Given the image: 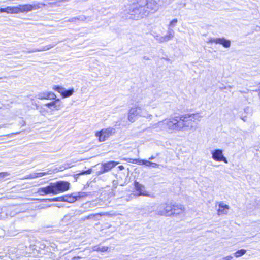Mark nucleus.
I'll return each instance as SVG.
<instances>
[{
  "instance_id": "nucleus-44",
  "label": "nucleus",
  "mask_w": 260,
  "mask_h": 260,
  "mask_svg": "<svg viewBox=\"0 0 260 260\" xmlns=\"http://www.w3.org/2000/svg\"><path fill=\"white\" fill-rule=\"evenodd\" d=\"M232 88V86L229 85L228 86H225L224 87H221V88L222 89H226V90H229V89L231 88Z\"/></svg>"
},
{
  "instance_id": "nucleus-38",
  "label": "nucleus",
  "mask_w": 260,
  "mask_h": 260,
  "mask_svg": "<svg viewBox=\"0 0 260 260\" xmlns=\"http://www.w3.org/2000/svg\"><path fill=\"white\" fill-rule=\"evenodd\" d=\"M85 17L84 16H80L79 18H72L71 20V21H74V19H78L80 21H84L85 20Z\"/></svg>"
},
{
  "instance_id": "nucleus-18",
  "label": "nucleus",
  "mask_w": 260,
  "mask_h": 260,
  "mask_svg": "<svg viewBox=\"0 0 260 260\" xmlns=\"http://www.w3.org/2000/svg\"><path fill=\"white\" fill-rule=\"evenodd\" d=\"M219 208L217 210L218 214L224 215L226 214L229 209V206L228 205L224 204L223 202H220L218 204Z\"/></svg>"
},
{
  "instance_id": "nucleus-15",
  "label": "nucleus",
  "mask_w": 260,
  "mask_h": 260,
  "mask_svg": "<svg viewBox=\"0 0 260 260\" xmlns=\"http://www.w3.org/2000/svg\"><path fill=\"white\" fill-rule=\"evenodd\" d=\"M36 98L40 100H54L56 98V96L52 92H42L39 93Z\"/></svg>"
},
{
  "instance_id": "nucleus-13",
  "label": "nucleus",
  "mask_w": 260,
  "mask_h": 260,
  "mask_svg": "<svg viewBox=\"0 0 260 260\" xmlns=\"http://www.w3.org/2000/svg\"><path fill=\"white\" fill-rule=\"evenodd\" d=\"M118 164V162H115L114 161H110L107 162L102 164L100 173L103 174L109 171Z\"/></svg>"
},
{
  "instance_id": "nucleus-12",
  "label": "nucleus",
  "mask_w": 260,
  "mask_h": 260,
  "mask_svg": "<svg viewBox=\"0 0 260 260\" xmlns=\"http://www.w3.org/2000/svg\"><path fill=\"white\" fill-rule=\"evenodd\" d=\"M207 43H215V44H221L225 48H229L231 46V41L229 40L225 39L224 38H210L208 39Z\"/></svg>"
},
{
  "instance_id": "nucleus-2",
  "label": "nucleus",
  "mask_w": 260,
  "mask_h": 260,
  "mask_svg": "<svg viewBox=\"0 0 260 260\" xmlns=\"http://www.w3.org/2000/svg\"><path fill=\"white\" fill-rule=\"evenodd\" d=\"M151 107L150 103L147 99L136 103L129 110L128 120L133 122L135 121L136 118L138 116L145 118L152 117V115L149 112Z\"/></svg>"
},
{
  "instance_id": "nucleus-19",
  "label": "nucleus",
  "mask_w": 260,
  "mask_h": 260,
  "mask_svg": "<svg viewBox=\"0 0 260 260\" xmlns=\"http://www.w3.org/2000/svg\"><path fill=\"white\" fill-rule=\"evenodd\" d=\"M48 174L47 172H33L29 175H26L23 178V179H31L41 177Z\"/></svg>"
},
{
  "instance_id": "nucleus-43",
  "label": "nucleus",
  "mask_w": 260,
  "mask_h": 260,
  "mask_svg": "<svg viewBox=\"0 0 260 260\" xmlns=\"http://www.w3.org/2000/svg\"><path fill=\"white\" fill-rule=\"evenodd\" d=\"M58 198H59V200H61L59 201H65L66 202L65 196L59 197H58Z\"/></svg>"
},
{
  "instance_id": "nucleus-1",
  "label": "nucleus",
  "mask_w": 260,
  "mask_h": 260,
  "mask_svg": "<svg viewBox=\"0 0 260 260\" xmlns=\"http://www.w3.org/2000/svg\"><path fill=\"white\" fill-rule=\"evenodd\" d=\"M124 13L131 19H139L157 11L159 6L155 0H132L125 6Z\"/></svg>"
},
{
  "instance_id": "nucleus-48",
  "label": "nucleus",
  "mask_w": 260,
  "mask_h": 260,
  "mask_svg": "<svg viewBox=\"0 0 260 260\" xmlns=\"http://www.w3.org/2000/svg\"><path fill=\"white\" fill-rule=\"evenodd\" d=\"M92 216V215H89V216H88V217H86V218H87V219L90 218H91V217Z\"/></svg>"
},
{
  "instance_id": "nucleus-49",
  "label": "nucleus",
  "mask_w": 260,
  "mask_h": 260,
  "mask_svg": "<svg viewBox=\"0 0 260 260\" xmlns=\"http://www.w3.org/2000/svg\"><path fill=\"white\" fill-rule=\"evenodd\" d=\"M144 59H148V58L146 57H144Z\"/></svg>"
},
{
  "instance_id": "nucleus-9",
  "label": "nucleus",
  "mask_w": 260,
  "mask_h": 260,
  "mask_svg": "<svg viewBox=\"0 0 260 260\" xmlns=\"http://www.w3.org/2000/svg\"><path fill=\"white\" fill-rule=\"evenodd\" d=\"M135 189L137 192V196H146L150 197V193L146 190L145 187L143 184L139 183L138 182L135 181L134 182Z\"/></svg>"
},
{
  "instance_id": "nucleus-36",
  "label": "nucleus",
  "mask_w": 260,
  "mask_h": 260,
  "mask_svg": "<svg viewBox=\"0 0 260 260\" xmlns=\"http://www.w3.org/2000/svg\"><path fill=\"white\" fill-rule=\"evenodd\" d=\"M142 213L143 214H149V213H150L151 212V211H150V208L149 207H147V208H143L142 210Z\"/></svg>"
},
{
  "instance_id": "nucleus-8",
  "label": "nucleus",
  "mask_w": 260,
  "mask_h": 260,
  "mask_svg": "<svg viewBox=\"0 0 260 260\" xmlns=\"http://www.w3.org/2000/svg\"><path fill=\"white\" fill-rule=\"evenodd\" d=\"M55 101L50 103H48L44 105V106H46L48 108L49 112L52 114V112L55 111H58L61 109L62 107L61 102L60 101L59 99H54Z\"/></svg>"
},
{
  "instance_id": "nucleus-20",
  "label": "nucleus",
  "mask_w": 260,
  "mask_h": 260,
  "mask_svg": "<svg viewBox=\"0 0 260 260\" xmlns=\"http://www.w3.org/2000/svg\"><path fill=\"white\" fill-rule=\"evenodd\" d=\"M3 211H5L7 212V215H9L10 216L13 217L16 213H17L19 211H17V208L14 207H4L2 209Z\"/></svg>"
},
{
  "instance_id": "nucleus-11",
  "label": "nucleus",
  "mask_w": 260,
  "mask_h": 260,
  "mask_svg": "<svg viewBox=\"0 0 260 260\" xmlns=\"http://www.w3.org/2000/svg\"><path fill=\"white\" fill-rule=\"evenodd\" d=\"M52 89L58 92L63 98H68L71 96L74 92L73 88L66 89V88L59 86H53Z\"/></svg>"
},
{
  "instance_id": "nucleus-22",
  "label": "nucleus",
  "mask_w": 260,
  "mask_h": 260,
  "mask_svg": "<svg viewBox=\"0 0 260 260\" xmlns=\"http://www.w3.org/2000/svg\"><path fill=\"white\" fill-rule=\"evenodd\" d=\"M34 6L31 5H24L19 6V10L22 12H29L32 10Z\"/></svg>"
},
{
  "instance_id": "nucleus-35",
  "label": "nucleus",
  "mask_w": 260,
  "mask_h": 260,
  "mask_svg": "<svg viewBox=\"0 0 260 260\" xmlns=\"http://www.w3.org/2000/svg\"><path fill=\"white\" fill-rule=\"evenodd\" d=\"M146 166L152 167L153 168H155V167H157L158 166V164H156L155 162H151V161H149L147 160V164H146Z\"/></svg>"
},
{
  "instance_id": "nucleus-4",
  "label": "nucleus",
  "mask_w": 260,
  "mask_h": 260,
  "mask_svg": "<svg viewBox=\"0 0 260 260\" xmlns=\"http://www.w3.org/2000/svg\"><path fill=\"white\" fill-rule=\"evenodd\" d=\"M180 131H194L197 126L194 123L187 114L180 115Z\"/></svg>"
},
{
  "instance_id": "nucleus-28",
  "label": "nucleus",
  "mask_w": 260,
  "mask_h": 260,
  "mask_svg": "<svg viewBox=\"0 0 260 260\" xmlns=\"http://www.w3.org/2000/svg\"><path fill=\"white\" fill-rule=\"evenodd\" d=\"M147 160L144 159H133L132 162L137 164L138 165H145L146 166Z\"/></svg>"
},
{
  "instance_id": "nucleus-39",
  "label": "nucleus",
  "mask_w": 260,
  "mask_h": 260,
  "mask_svg": "<svg viewBox=\"0 0 260 260\" xmlns=\"http://www.w3.org/2000/svg\"><path fill=\"white\" fill-rule=\"evenodd\" d=\"M153 36H154V38L158 42H159L158 39L159 38V37H162V36H160V35H159L158 34L154 35Z\"/></svg>"
},
{
  "instance_id": "nucleus-26",
  "label": "nucleus",
  "mask_w": 260,
  "mask_h": 260,
  "mask_svg": "<svg viewBox=\"0 0 260 260\" xmlns=\"http://www.w3.org/2000/svg\"><path fill=\"white\" fill-rule=\"evenodd\" d=\"M173 38H171L168 34H167V35L165 36H162V37H159V42L160 43H163L168 42L169 40H172Z\"/></svg>"
},
{
  "instance_id": "nucleus-6",
  "label": "nucleus",
  "mask_w": 260,
  "mask_h": 260,
  "mask_svg": "<svg viewBox=\"0 0 260 260\" xmlns=\"http://www.w3.org/2000/svg\"><path fill=\"white\" fill-rule=\"evenodd\" d=\"M115 133V128L113 127H108L107 128H103L101 131L96 132L95 136L99 138V140L100 142H103L106 140Z\"/></svg>"
},
{
  "instance_id": "nucleus-3",
  "label": "nucleus",
  "mask_w": 260,
  "mask_h": 260,
  "mask_svg": "<svg viewBox=\"0 0 260 260\" xmlns=\"http://www.w3.org/2000/svg\"><path fill=\"white\" fill-rule=\"evenodd\" d=\"M166 126L167 132L173 133L180 131V116H175L166 119Z\"/></svg>"
},
{
  "instance_id": "nucleus-16",
  "label": "nucleus",
  "mask_w": 260,
  "mask_h": 260,
  "mask_svg": "<svg viewBox=\"0 0 260 260\" xmlns=\"http://www.w3.org/2000/svg\"><path fill=\"white\" fill-rule=\"evenodd\" d=\"M152 129L156 132L166 131V126L165 120L160 121L156 123L153 124L151 126Z\"/></svg>"
},
{
  "instance_id": "nucleus-40",
  "label": "nucleus",
  "mask_w": 260,
  "mask_h": 260,
  "mask_svg": "<svg viewBox=\"0 0 260 260\" xmlns=\"http://www.w3.org/2000/svg\"><path fill=\"white\" fill-rule=\"evenodd\" d=\"M48 200H49L50 201H59L60 200H59V198H58V197L50 199H48Z\"/></svg>"
},
{
  "instance_id": "nucleus-17",
  "label": "nucleus",
  "mask_w": 260,
  "mask_h": 260,
  "mask_svg": "<svg viewBox=\"0 0 260 260\" xmlns=\"http://www.w3.org/2000/svg\"><path fill=\"white\" fill-rule=\"evenodd\" d=\"M172 215H178L183 213L185 211V207L183 205L178 204H174L172 205Z\"/></svg>"
},
{
  "instance_id": "nucleus-23",
  "label": "nucleus",
  "mask_w": 260,
  "mask_h": 260,
  "mask_svg": "<svg viewBox=\"0 0 260 260\" xmlns=\"http://www.w3.org/2000/svg\"><path fill=\"white\" fill-rule=\"evenodd\" d=\"M54 46H55L54 44H53V45L50 44V45H47L45 46L42 47L41 48L38 49H35V50H31V51H29V52H37V51L41 52V51H46V50H48L53 48Z\"/></svg>"
},
{
  "instance_id": "nucleus-42",
  "label": "nucleus",
  "mask_w": 260,
  "mask_h": 260,
  "mask_svg": "<svg viewBox=\"0 0 260 260\" xmlns=\"http://www.w3.org/2000/svg\"><path fill=\"white\" fill-rule=\"evenodd\" d=\"M91 170L90 169H89V170H87L86 171H84V172H82V174H89L91 173Z\"/></svg>"
},
{
  "instance_id": "nucleus-25",
  "label": "nucleus",
  "mask_w": 260,
  "mask_h": 260,
  "mask_svg": "<svg viewBox=\"0 0 260 260\" xmlns=\"http://www.w3.org/2000/svg\"><path fill=\"white\" fill-rule=\"evenodd\" d=\"M65 198H66V199H65L66 202H70V203H73L77 200L78 197L73 196L72 195H70V196H65Z\"/></svg>"
},
{
  "instance_id": "nucleus-46",
  "label": "nucleus",
  "mask_w": 260,
  "mask_h": 260,
  "mask_svg": "<svg viewBox=\"0 0 260 260\" xmlns=\"http://www.w3.org/2000/svg\"><path fill=\"white\" fill-rule=\"evenodd\" d=\"M118 168L120 170H122L123 169H124V167L123 166H119Z\"/></svg>"
},
{
  "instance_id": "nucleus-14",
  "label": "nucleus",
  "mask_w": 260,
  "mask_h": 260,
  "mask_svg": "<svg viewBox=\"0 0 260 260\" xmlns=\"http://www.w3.org/2000/svg\"><path fill=\"white\" fill-rule=\"evenodd\" d=\"M38 192L41 196H44L50 193L55 194L52 183H50L48 186L39 188Z\"/></svg>"
},
{
  "instance_id": "nucleus-47",
  "label": "nucleus",
  "mask_w": 260,
  "mask_h": 260,
  "mask_svg": "<svg viewBox=\"0 0 260 260\" xmlns=\"http://www.w3.org/2000/svg\"><path fill=\"white\" fill-rule=\"evenodd\" d=\"M154 158V157H153V156H151V157H150L149 158V160H152V159H153Z\"/></svg>"
},
{
  "instance_id": "nucleus-37",
  "label": "nucleus",
  "mask_w": 260,
  "mask_h": 260,
  "mask_svg": "<svg viewBox=\"0 0 260 260\" xmlns=\"http://www.w3.org/2000/svg\"><path fill=\"white\" fill-rule=\"evenodd\" d=\"M11 10V8L10 7H7L5 8H1L0 9V12H9V11Z\"/></svg>"
},
{
  "instance_id": "nucleus-30",
  "label": "nucleus",
  "mask_w": 260,
  "mask_h": 260,
  "mask_svg": "<svg viewBox=\"0 0 260 260\" xmlns=\"http://www.w3.org/2000/svg\"><path fill=\"white\" fill-rule=\"evenodd\" d=\"M246 252L244 249L239 250L234 253V255L236 257H239L245 254Z\"/></svg>"
},
{
  "instance_id": "nucleus-7",
  "label": "nucleus",
  "mask_w": 260,
  "mask_h": 260,
  "mask_svg": "<svg viewBox=\"0 0 260 260\" xmlns=\"http://www.w3.org/2000/svg\"><path fill=\"white\" fill-rule=\"evenodd\" d=\"M55 194L62 193L69 189L70 183L66 181H59L52 183Z\"/></svg>"
},
{
  "instance_id": "nucleus-32",
  "label": "nucleus",
  "mask_w": 260,
  "mask_h": 260,
  "mask_svg": "<svg viewBox=\"0 0 260 260\" xmlns=\"http://www.w3.org/2000/svg\"><path fill=\"white\" fill-rule=\"evenodd\" d=\"M108 248L107 247L102 246V247H94L93 248V250L94 251H106L108 250Z\"/></svg>"
},
{
  "instance_id": "nucleus-41",
  "label": "nucleus",
  "mask_w": 260,
  "mask_h": 260,
  "mask_svg": "<svg viewBox=\"0 0 260 260\" xmlns=\"http://www.w3.org/2000/svg\"><path fill=\"white\" fill-rule=\"evenodd\" d=\"M233 258V256L229 255L223 258V260H231Z\"/></svg>"
},
{
  "instance_id": "nucleus-29",
  "label": "nucleus",
  "mask_w": 260,
  "mask_h": 260,
  "mask_svg": "<svg viewBox=\"0 0 260 260\" xmlns=\"http://www.w3.org/2000/svg\"><path fill=\"white\" fill-rule=\"evenodd\" d=\"M96 205H97V201H93L92 202L85 203L84 204V207L85 208H87V207L92 208V207H95Z\"/></svg>"
},
{
  "instance_id": "nucleus-24",
  "label": "nucleus",
  "mask_w": 260,
  "mask_h": 260,
  "mask_svg": "<svg viewBox=\"0 0 260 260\" xmlns=\"http://www.w3.org/2000/svg\"><path fill=\"white\" fill-rule=\"evenodd\" d=\"M250 111H251V109L247 107L246 108H245L244 109V113H245V114L244 115H243V113H241L242 112V111H240L239 112V114H240V116H241V118L244 121H246V118L247 117V115H248V114H249L250 113Z\"/></svg>"
},
{
  "instance_id": "nucleus-34",
  "label": "nucleus",
  "mask_w": 260,
  "mask_h": 260,
  "mask_svg": "<svg viewBox=\"0 0 260 260\" xmlns=\"http://www.w3.org/2000/svg\"><path fill=\"white\" fill-rule=\"evenodd\" d=\"M10 174L8 172H1L0 173V181L3 180V179L8 176Z\"/></svg>"
},
{
  "instance_id": "nucleus-10",
  "label": "nucleus",
  "mask_w": 260,
  "mask_h": 260,
  "mask_svg": "<svg viewBox=\"0 0 260 260\" xmlns=\"http://www.w3.org/2000/svg\"><path fill=\"white\" fill-rule=\"evenodd\" d=\"M212 158L217 161H223L228 163L227 159L223 154V151L220 149H215L211 151Z\"/></svg>"
},
{
  "instance_id": "nucleus-33",
  "label": "nucleus",
  "mask_w": 260,
  "mask_h": 260,
  "mask_svg": "<svg viewBox=\"0 0 260 260\" xmlns=\"http://www.w3.org/2000/svg\"><path fill=\"white\" fill-rule=\"evenodd\" d=\"M167 34H168L171 38H173L175 35V32L173 28L168 27Z\"/></svg>"
},
{
  "instance_id": "nucleus-21",
  "label": "nucleus",
  "mask_w": 260,
  "mask_h": 260,
  "mask_svg": "<svg viewBox=\"0 0 260 260\" xmlns=\"http://www.w3.org/2000/svg\"><path fill=\"white\" fill-rule=\"evenodd\" d=\"M188 117L194 122V123L197 125V122L200 121L202 116L199 113L187 114Z\"/></svg>"
},
{
  "instance_id": "nucleus-31",
  "label": "nucleus",
  "mask_w": 260,
  "mask_h": 260,
  "mask_svg": "<svg viewBox=\"0 0 260 260\" xmlns=\"http://www.w3.org/2000/svg\"><path fill=\"white\" fill-rule=\"evenodd\" d=\"M177 23H178L177 19H174L170 22L169 24L168 25V27L169 28H173L174 27H175L176 26Z\"/></svg>"
},
{
  "instance_id": "nucleus-5",
  "label": "nucleus",
  "mask_w": 260,
  "mask_h": 260,
  "mask_svg": "<svg viewBox=\"0 0 260 260\" xmlns=\"http://www.w3.org/2000/svg\"><path fill=\"white\" fill-rule=\"evenodd\" d=\"M156 214L161 216H170L172 215V207L169 203H162L160 204L156 210Z\"/></svg>"
},
{
  "instance_id": "nucleus-45",
  "label": "nucleus",
  "mask_w": 260,
  "mask_h": 260,
  "mask_svg": "<svg viewBox=\"0 0 260 260\" xmlns=\"http://www.w3.org/2000/svg\"><path fill=\"white\" fill-rule=\"evenodd\" d=\"M70 218L69 215H66L64 216V218H63V220H68V219Z\"/></svg>"
},
{
  "instance_id": "nucleus-27",
  "label": "nucleus",
  "mask_w": 260,
  "mask_h": 260,
  "mask_svg": "<svg viewBox=\"0 0 260 260\" xmlns=\"http://www.w3.org/2000/svg\"><path fill=\"white\" fill-rule=\"evenodd\" d=\"M44 107L37 106V109L39 110L40 114L42 115H45L47 113H49L48 110L46 109Z\"/></svg>"
}]
</instances>
